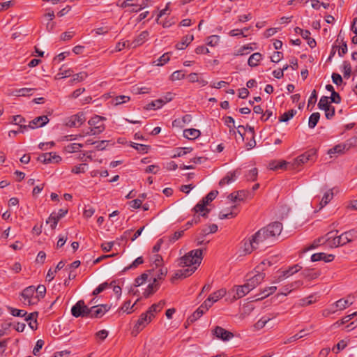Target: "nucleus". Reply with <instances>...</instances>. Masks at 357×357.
Instances as JSON below:
<instances>
[{"label": "nucleus", "instance_id": "8fccbe9b", "mask_svg": "<svg viewBox=\"0 0 357 357\" xmlns=\"http://www.w3.org/2000/svg\"><path fill=\"white\" fill-rule=\"evenodd\" d=\"M82 147H83V144H82L73 143V144H70L68 146H66V150L68 153H75V152L79 151V149Z\"/></svg>", "mask_w": 357, "mask_h": 357}, {"label": "nucleus", "instance_id": "dca6fc26", "mask_svg": "<svg viewBox=\"0 0 357 357\" xmlns=\"http://www.w3.org/2000/svg\"><path fill=\"white\" fill-rule=\"evenodd\" d=\"M48 122V117L47 116L43 115L36 117L32 121H29V124L26 126L28 128L35 129L45 126Z\"/></svg>", "mask_w": 357, "mask_h": 357}, {"label": "nucleus", "instance_id": "20e7f679", "mask_svg": "<svg viewBox=\"0 0 357 357\" xmlns=\"http://www.w3.org/2000/svg\"><path fill=\"white\" fill-rule=\"evenodd\" d=\"M20 300L24 305H33L38 303V298L36 296L34 286L26 287L20 294Z\"/></svg>", "mask_w": 357, "mask_h": 357}, {"label": "nucleus", "instance_id": "5701e85b", "mask_svg": "<svg viewBox=\"0 0 357 357\" xmlns=\"http://www.w3.org/2000/svg\"><path fill=\"white\" fill-rule=\"evenodd\" d=\"M160 287L159 282H158V279L154 278L152 283L149 284L145 291L143 293V295L145 298H149L151 295L153 294Z\"/></svg>", "mask_w": 357, "mask_h": 357}, {"label": "nucleus", "instance_id": "3c124183", "mask_svg": "<svg viewBox=\"0 0 357 357\" xmlns=\"http://www.w3.org/2000/svg\"><path fill=\"white\" fill-rule=\"evenodd\" d=\"M60 219H59V218L57 216H56V213H52L49 218L47 219V220L46 221V222L48 224L50 223V227L52 229H55L57 224H58V222Z\"/></svg>", "mask_w": 357, "mask_h": 357}, {"label": "nucleus", "instance_id": "2eb2a0df", "mask_svg": "<svg viewBox=\"0 0 357 357\" xmlns=\"http://www.w3.org/2000/svg\"><path fill=\"white\" fill-rule=\"evenodd\" d=\"M212 333L213 335L222 341H228L234 336L231 332L218 326L215 327Z\"/></svg>", "mask_w": 357, "mask_h": 357}, {"label": "nucleus", "instance_id": "2f4dec72", "mask_svg": "<svg viewBox=\"0 0 357 357\" xmlns=\"http://www.w3.org/2000/svg\"><path fill=\"white\" fill-rule=\"evenodd\" d=\"M205 310H204L200 306L188 318L187 321L188 323H193L199 319L204 313Z\"/></svg>", "mask_w": 357, "mask_h": 357}, {"label": "nucleus", "instance_id": "a878e982", "mask_svg": "<svg viewBox=\"0 0 357 357\" xmlns=\"http://www.w3.org/2000/svg\"><path fill=\"white\" fill-rule=\"evenodd\" d=\"M354 303L353 299H351V296H349L347 298H341L335 302V306L340 310H342L350 305Z\"/></svg>", "mask_w": 357, "mask_h": 357}, {"label": "nucleus", "instance_id": "1a4fd4ad", "mask_svg": "<svg viewBox=\"0 0 357 357\" xmlns=\"http://www.w3.org/2000/svg\"><path fill=\"white\" fill-rule=\"evenodd\" d=\"M86 121L85 114L83 112H78L76 114L70 116L66 125L70 128H78L81 126Z\"/></svg>", "mask_w": 357, "mask_h": 357}, {"label": "nucleus", "instance_id": "412c9836", "mask_svg": "<svg viewBox=\"0 0 357 357\" xmlns=\"http://www.w3.org/2000/svg\"><path fill=\"white\" fill-rule=\"evenodd\" d=\"M335 258L333 255H327L324 252L315 253L311 256L312 261H324L325 262L332 261Z\"/></svg>", "mask_w": 357, "mask_h": 357}, {"label": "nucleus", "instance_id": "b1692460", "mask_svg": "<svg viewBox=\"0 0 357 357\" xmlns=\"http://www.w3.org/2000/svg\"><path fill=\"white\" fill-rule=\"evenodd\" d=\"M83 307H84V301L83 300L78 301L75 305L72 307L71 313L75 317H79L83 315Z\"/></svg>", "mask_w": 357, "mask_h": 357}, {"label": "nucleus", "instance_id": "7ed1b4c3", "mask_svg": "<svg viewBox=\"0 0 357 357\" xmlns=\"http://www.w3.org/2000/svg\"><path fill=\"white\" fill-rule=\"evenodd\" d=\"M266 264L264 263V261H263L259 265H258L255 269V275L250 277L247 280L246 283L248 285L253 289L256 286H257L259 284H260L264 279L266 276L265 271V267Z\"/></svg>", "mask_w": 357, "mask_h": 357}, {"label": "nucleus", "instance_id": "c85d7f7f", "mask_svg": "<svg viewBox=\"0 0 357 357\" xmlns=\"http://www.w3.org/2000/svg\"><path fill=\"white\" fill-rule=\"evenodd\" d=\"M201 135V132L195 128H189L183 130V136L190 140L198 138Z\"/></svg>", "mask_w": 357, "mask_h": 357}, {"label": "nucleus", "instance_id": "bf43d9fd", "mask_svg": "<svg viewBox=\"0 0 357 357\" xmlns=\"http://www.w3.org/2000/svg\"><path fill=\"white\" fill-rule=\"evenodd\" d=\"M8 309L10 310V314L14 317H24L27 314V312L23 310H18L11 307H9Z\"/></svg>", "mask_w": 357, "mask_h": 357}, {"label": "nucleus", "instance_id": "39448f33", "mask_svg": "<svg viewBox=\"0 0 357 357\" xmlns=\"http://www.w3.org/2000/svg\"><path fill=\"white\" fill-rule=\"evenodd\" d=\"M316 159V151L310 149L298 156L291 164V169H296L299 166L307 163L309 161H314Z\"/></svg>", "mask_w": 357, "mask_h": 357}, {"label": "nucleus", "instance_id": "f03ea898", "mask_svg": "<svg viewBox=\"0 0 357 357\" xmlns=\"http://www.w3.org/2000/svg\"><path fill=\"white\" fill-rule=\"evenodd\" d=\"M105 120L106 118L98 115L91 117L88 121L89 127L86 130L82 131V136L97 135L102 133L105 130V125L104 123Z\"/></svg>", "mask_w": 357, "mask_h": 357}, {"label": "nucleus", "instance_id": "e433bc0d", "mask_svg": "<svg viewBox=\"0 0 357 357\" xmlns=\"http://www.w3.org/2000/svg\"><path fill=\"white\" fill-rule=\"evenodd\" d=\"M236 208V206H232L231 207V211L227 213H224L223 211H221L219 214V218L221 220L223 219H229V218H233L236 216L237 212L234 211V210Z\"/></svg>", "mask_w": 357, "mask_h": 357}, {"label": "nucleus", "instance_id": "6ab92c4d", "mask_svg": "<svg viewBox=\"0 0 357 357\" xmlns=\"http://www.w3.org/2000/svg\"><path fill=\"white\" fill-rule=\"evenodd\" d=\"M149 33L147 31L141 32L131 43L130 47L135 48L142 45L148 39Z\"/></svg>", "mask_w": 357, "mask_h": 357}, {"label": "nucleus", "instance_id": "79ce46f5", "mask_svg": "<svg viewBox=\"0 0 357 357\" xmlns=\"http://www.w3.org/2000/svg\"><path fill=\"white\" fill-rule=\"evenodd\" d=\"M144 263V259L142 257H137L135 260H134L132 261V263L131 264H130L129 266L125 267L123 269V272H126L128 270H130V269H135L138 266Z\"/></svg>", "mask_w": 357, "mask_h": 357}, {"label": "nucleus", "instance_id": "7c9ffc66", "mask_svg": "<svg viewBox=\"0 0 357 357\" xmlns=\"http://www.w3.org/2000/svg\"><path fill=\"white\" fill-rule=\"evenodd\" d=\"M302 275L308 280H313L320 275V272L314 269H305L302 272Z\"/></svg>", "mask_w": 357, "mask_h": 357}, {"label": "nucleus", "instance_id": "774afa93", "mask_svg": "<svg viewBox=\"0 0 357 357\" xmlns=\"http://www.w3.org/2000/svg\"><path fill=\"white\" fill-rule=\"evenodd\" d=\"M206 206L207 205L202 200H201L195 205L193 210L195 213H202L205 211Z\"/></svg>", "mask_w": 357, "mask_h": 357}, {"label": "nucleus", "instance_id": "bb28decb", "mask_svg": "<svg viewBox=\"0 0 357 357\" xmlns=\"http://www.w3.org/2000/svg\"><path fill=\"white\" fill-rule=\"evenodd\" d=\"M333 190H334V188L330 189L329 190H328L326 192L324 193L321 200L319 202V209H321L322 208H324L333 198V197H334Z\"/></svg>", "mask_w": 357, "mask_h": 357}, {"label": "nucleus", "instance_id": "de8ad7c7", "mask_svg": "<svg viewBox=\"0 0 357 357\" xmlns=\"http://www.w3.org/2000/svg\"><path fill=\"white\" fill-rule=\"evenodd\" d=\"M165 104V101L163 99H158L154 101H152L147 105V109H155L160 108Z\"/></svg>", "mask_w": 357, "mask_h": 357}, {"label": "nucleus", "instance_id": "680f3d73", "mask_svg": "<svg viewBox=\"0 0 357 357\" xmlns=\"http://www.w3.org/2000/svg\"><path fill=\"white\" fill-rule=\"evenodd\" d=\"M63 67H64V66H63L59 69V73L57 74V76L59 77V78L68 77L71 75V74L73 73L72 70H70V69L64 70Z\"/></svg>", "mask_w": 357, "mask_h": 357}, {"label": "nucleus", "instance_id": "e2e57ef3", "mask_svg": "<svg viewBox=\"0 0 357 357\" xmlns=\"http://www.w3.org/2000/svg\"><path fill=\"white\" fill-rule=\"evenodd\" d=\"M148 279V275L146 273H142L140 276L137 277L135 280V286L139 287L144 284Z\"/></svg>", "mask_w": 357, "mask_h": 357}, {"label": "nucleus", "instance_id": "9b49d317", "mask_svg": "<svg viewBox=\"0 0 357 357\" xmlns=\"http://www.w3.org/2000/svg\"><path fill=\"white\" fill-rule=\"evenodd\" d=\"M218 225L215 224H211L208 225L207 227L203 228L196 238L197 245H201L204 244V238L209 234L215 233L218 231Z\"/></svg>", "mask_w": 357, "mask_h": 357}, {"label": "nucleus", "instance_id": "f704fd0d", "mask_svg": "<svg viewBox=\"0 0 357 357\" xmlns=\"http://www.w3.org/2000/svg\"><path fill=\"white\" fill-rule=\"evenodd\" d=\"M302 269V266L299 264H295L289 266L287 270H284L283 272L285 274L287 278L298 273Z\"/></svg>", "mask_w": 357, "mask_h": 357}, {"label": "nucleus", "instance_id": "052dcab7", "mask_svg": "<svg viewBox=\"0 0 357 357\" xmlns=\"http://www.w3.org/2000/svg\"><path fill=\"white\" fill-rule=\"evenodd\" d=\"M268 322V317H263L254 325V328L256 331L261 330L263 328L266 323Z\"/></svg>", "mask_w": 357, "mask_h": 357}, {"label": "nucleus", "instance_id": "4c0bfd02", "mask_svg": "<svg viewBox=\"0 0 357 357\" xmlns=\"http://www.w3.org/2000/svg\"><path fill=\"white\" fill-rule=\"evenodd\" d=\"M296 112H297L295 109H290V110L284 112L280 116L279 121L280 122L288 121L289 119L293 118L294 116V115H296Z\"/></svg>", "mask_w": 357, "mask_h": 357}, {"label": "nucleus", "instance_id": "4468645a", "mask_svg": "<svg viewBox=\"0 0 357 357\" xmlns=\"http://www.w3.org/2000/svg\"><path fill=\"white\" fill-rule=\"evenodd\" d=\"M252 289L250 288L248 284L245 283L243 285L234 287L229 294H233V299L236 300L245 296Z\"/></svg>", "mask_w": 357, "mask_h": 357}, {"label": "nucleus", "instance_id": "4be33fe9", "mask_svg": "<svg viewBox=\"0 0 357 357\" xmlns=\"http://www.w3.org/2000/svg\"><path fill=\"white\" fill-rule=\"evenodd\" d=\"M289 163L285 160L269 161V170L278 171L279 169H287Z\"/></svg>", "mask_w": 357, "mask_h": 357}, {"label": "nucleus", "instance_id": "0eeeda50", "mask_svg": "<svg viewBox=\"0 0 357 357\" xmlns=\"http://www.w3.org/2000/svg\"><path fill=\"white\" fill-rule=\"evenodd\" d=\"M318 107L325 112V116L327 119H331L335 115V107L331 105L329 98L322 96L318 103Z\"/></svg>", "mask_w": 357, "mask_h": 357}, {"label": "nucleus", "instance_id": "cd10ccee", "mask_svg": "<svg viewBox=\"0 0 357 357\" xmlns=\"http://www.w3.org/2000/svg\"><path fill=\"white\" fill-rule=\"evenodd\" d=\"M247 192L244 190H239L236 192L231 193L228 195L227 198L231 202H236L237 201H243L246 198Z\"/></svg>", "mask_w": 357, "mask_h": 357}, {"label": "nucleus", "instance_id": "f3484780", "mask_svg": "<svg viewBox=\"0 0 357 357\" xmlns=\"http://www.w3.org/2000/svg\"><path fill=\"white\" fill-rule=\"evenodd\" d=\"M289 211V207L285 205L282 204L279 206H278L276 208L274 209V216L275 218V220L282 221L284 218H285Z\"/></svg>", "mask_w": 357, "mask_h": 357}, {"label": "nucleus", "instance_id": "338daca9", "mask_svg": "<svg viewBox=\"0 0 357 357\" xmlns=\"http://www.w3.org/2000/svg\"><path fill=\"white\" fill-rule=\"evenodd\" d=\"M343 70H344V77L346 78H349L350 77V75L351 73V67L350 63L348 61H344Z\"/></svg>", "mask_w": 357, "mask_h": 357}, {"label": "nucleus", "instance_id": "9d476101", "mask_svg": "<svg viewBox=\"0 0 357 357\" xmlns=\"http://www.w3.org/2000/svg\"><path fill=\"white\" fill-rule=\"evenodd\" d=\"M152 319L153 318L151 317V316L146 312L142 313L137 321L132 333H133L135 332L136 334H137L151 321Z\"/></svg>", "mask_w": 357, "mask_h": 357}, {"label": "nucleus", "instance_id": "f257e3e1", "mask_svg": "<svg viewBox=\"0 0 357 357\" xmlns=\"http://www.w3.org/2000/svg\"><path fill=\"white\" fill-rule=\"evenodd\" d=\"M202 258V249L191 250L188 254L180 258L179 265L182 267L188 268L177 271L174 273L172 280H174V279L185 278L191 275L200 265Z\"/></svg>", "mask_w": 357, "mask_h": 357}, {"label": "nucleus", "instance_id": "a18cd8bd", "mask_svg": "<svg viewBox=\"0 0 357 357\" xmlns=\"http://www.w3.org/2000/svg\"><path fill=\"white\" fill-rule=\"evenodd\" d=\"M130 100V97L127 96H119L112 100V104L117 106Z\"/></svg>", "mask_w": 357, "mask_h": 357}, {"label": "nucleus", "instance_id": "c756f323", "mask_svg": "<svg viewBox=\"0 0 357 357\" xmlns=\"http://www.w3.org/2000/svg\"><path fill=\"white\" fill-rule=\"evenodd\" d=\"M194 40L193 35H186L183 37L181 42L176 45V47L178 50H185L188 45Z\"/></svg>", "mask_w": 357, "mask_h": 357}, {"label": "nucleus", "instance_id": "13d9d810", "mask_svg": "<svg viewBox=\"0 0 357 357\" xmlns=\"http://www.w3.org/2000/svg\"><path fill=\"white\" fill-rule=\"evenodd\" d=\"M218 194V191H211L206 197H204L202 200L208 205L210 202L215 199L217 195Z\"/></svg>", "mask_w": 357, "mask_h": 357}, {"label": "nucleus", "instance_id": "864d4df0", "mask_svg": "<svg viewBox=\"0 0 357 357\" xmlns=\"http://www.w3.org/2000/svg\"><path fill=\"white\" fill-rule=\"evenodd\" d=\"M192 151L191 147L178 148L176 153L174 155L173 158L181 157L185 154L190 153Z\"/></svg>", "mask_w": 357, "mask_h": 357}, {"label": "nucleus", "instance_id": "f8f14e48", "mask_svg": "<svg viewBox=\"0 0 357 357\" xmlns=\"http://www.w3.org/2000/svg\"><path fill=\"white\" fill-rule=\"evenodd\" d=\"M256 249H257V246L251 238L248 239H244L242 241L241 245L239 248L240 255L245 256L247 255H250Z\"/></svg>", "mask_w": 357, "mask_h": 357}, {"label": "nucleus", "instance_id": "37998d69", "mask_svg": "<svg viewBox=\"0 0 357 357\" xmlns=\"http://www.w3.org/2000/svg\"><path fill=\"white\" fill-rule=\"evenodd\" d=\"M292 290H293V289H292V288H290V284H289L286 285V286L284 287V291H285L286 292H281V293H278L277 295L274 296L273 297H272V298H271V303H275V302H277V300H278V298H280V297H281V296L284 298V296H286L288 294H289L290 292H291V291H292Z\"/></svg>", "mask_w": 357, "mask_h": 357}, {"label": "nucleus", "instance_id": "c03bdc74", "mask_svg": "<svg viewBox=\"0 0 357 357\" xmlns=\"http://www.w3.org/2000/svg\"><path fill=\"white\" fill-rule=\"evenodd\" d=\"M346 149V145L340 144L332 149H329L328 151V153L331 155V157H333L332 155L335 153H344V149Z\"/></svg>", "mask_w": 357, "mask_h": 357}, {"label": "nucleus", "instance_id": "aec40b11", "mask_svg": "<svg viewBox=\"0 0 357 357\" xmlns=\"http://www.w3.org/2000/svg\"><path fill=\"white\" fill-rule=\"evenodd\" d=\"M239 173L238 170L228 172L219 182V185L222 187L236 181Z\"/></svg>", "mask_w": 357, "mask_h": 357}, {"label": "nucleus", "instance_id": "49530a36", "mask_svg": "<svg viewBox=\"0 0 357 357\" xmlns=\"http://www.w3.org/2000/svg\"><path fill=\"white\" fill-rule=\"evenodd\" d=\"M34 290L36 294V296L38 298V301L45 296L46 288L44 285L40 284L37 287H34Z\"/></svg>", "mask_w": 357, "mask_h": 357}, {"label": "nucleus", "instance_id": "473e14b6", "mask_svg": "<svg viewBox=\"0 0 357 357\" xmlns=\"http://www.w3.org/2000/svg\"><path fill=\"white\" fill-rule=\"evenodd\" d=\"M261 59V54L256 52L252 54L248 59V63L251 67H255L258 65L259 61Z\"/></svg>", "mask_w": 357, "mask_h": 357}, {"label": "nucleus", "instance_id": "c9c22d12", "mask_svg": "<svg viewBox=\"0 0 357 357\" xmlns=\"http://www.w3.org/2000/svg\"><path fill=\"white\" fill-rule=\"evenodd\" d=\"M284 279H287L285 274L283 271L278 270L277 272L272 276V283L276 284L282 282Z\"/></svg>", "mask_w": 357, "mask_h": 357}, {"label": "nucleus", "instance_id": "58836bf2", "mask_svg": "<svg viewBox=\"0 0 357 357\" xmlns=\"http://www.w3.org/2000/svg\"><path fill=\"white\" fill-rule=\"evenodd\" d=\"M225 124L229 128L230 133L235 134V125H234V119L231 116H225L223 118Z\"/></svg>", "mask_w": 357, "mask_h": 357}, {"label": "nucleus", "instance_id": "4d7b16f0", "mask_svg": "<svg viewBox=\"0 0 357 357\" xmlns=\"http://www.w3.org/2000/svg\"><path fill=\"white\" fill-rule=\"evenodd\" d=\"M346 238L349 240V243L357 238V229H352L344 232Z\"/></svg>", "mask_w": 357, "mask_h": 357}, {"label": "nucleus", "instance_id": "423d86ee", "mask_svg": "<svg viewBox=\"0 0 357 357\" xmlns=\"http://www.w3.org/2000/svg\"><path fill=\"white\" fill-rule=\"evenodd\" d=\"M283 229V225L279 220H273L269 223V243H276Z\"/></svg>", "mask_w": 357, "mask_h": 357}, {"label": "nucleus", "instance_id": "393cba45", "mask_svg": "<svg viewBox=\"0 0 357 357\" xmlns=\"http://www.w3.org/2000/svg\"><path fill=\"white\" fill-rule=\"evenodd\" d=\"M165 305V301H160L157 303L153 304L148 309L146 312L151 316V317L153 318L155 317V314L160 312L164 307Z\"/></svg>", "mask_w": 357, "mask_h": 357}, {"label": "nucleus", "instance_id": "69168bd1", "mask_svg": "<svg viewBox=\"0 0 357 357\" xmlns=\"http://www.w3.org/2000/svg\"><path fill=\"white\" fill-rule=\"evenodd\" d=\"M184 77H185V73H183V70H176V71H174L172 74L171 79L172 81L181 80V79H183Z\"/></svg>", "mask_w": 357, "mask_h": 357}, {"label": "nucleus", "instance_id": "72a5a7b5", "mask_svg": "<svg viewBox=\"0 0 357 357\" xmlns=\"http://www.w3.org/2000/svg\"><path fill=\"white\" fill-rule=\"evenodd\" d=\"M225 294L226 290L225 289H220L209 295L208 298H210L211 301L213 302L214 303L217 302L219 299L222 298Z\"/></svg>", "mask_w": 357, "mask_h": 357}, {"label": "nucleus", "instance_id": "a211bd4d", "mask_svg": "<svg viewBox=\"0 0 357 357\" xmlns=\"http://www.w3.org/2000/svg\"><path fill=\"white\" fill-rule=\"evenodd\" d=\"M93 310L91 314V318H100L110 309V306L108 305H98L93 306Z\"/></svg>", "mask_w": 357, "mask_h": 357}, {"label": "nucleus", "instance_id": "6e6552de", "mask_svg": "<svg viewBox=\"0 0 357 357\" xmlns=\"http://www.w3.org/2000/svg\"><path fill=\"white\" fill-rule=\"evenodd\" d=\"M333 231H330L326 234V241L328 242L331 246L338 247L346 245L349 243L347 239L344 232L340 236L333 237L332 236Z\"/></svg>", "mask_w": 357, "mask_h": 357}, {"label": "nucleus", "instance_id": "5fc2aeb1", "mask_svg": "<svg viewBox=\"0 0 357 357\" xmlns=\"http://www.w3.org/2000/svg\"><path fill=\"white\" fill-rule=\"evenodd\" d=\"M87 73L86 72H80L79 73L75 74L73 75V79L70 80L71 84L75 82H82L87 77Z\"/></svg>", "mask_w": 357, "mask_h": 357}, {"label": "nucleus", "instance_id": "ea45409f", "mask_svg": "<svg viewBox=\"0 0 357 357\" xmlns=\"http://www.w3.org/2000/svg\"><path fill=\"white\" fill-rule=\"evenodd\" d=\"M319 118H320V114L319 112L312 113L309 118V121H308L309 128H314L317 126V124L319 120Z\"/></svg>", "mask_w": 357, "mask_h": 357}, {"label": "nucleus", "instance_id": "603ef678", "mask_svg": "<svg viewBox=\"0 0 357 357\" xmlns=\"http://www.w3.org/2000/svg\"><path fill=\"white\" fill-rule=\"evenodd\" d=\"M12 123L15 125L19 126V127L22 126H26L27 125H25L26 120L21 115H16L13 116V117Z\"/></svg>", "mask_w": 357, "mask_h": 357}, {"label": "nucleus", "instance_id": "a19ab883", "mask_svg": "<svg viewBox=\"0 0 357 357\" xmlns=\"http://www.w3.org/2000/svg\"><path fill=\"white\" fill-rule=\"evenodd\" d=\"M113 283H115L114 281L112 282L111 283H108L107 282H103L100 284H99L93 291L92 294L93 296H96L99 294H100L101 292H102L105 289H106L107 288L111 287Z\"/></svg>", "mask_w": 357, "mask_h": 357}, {"label": "nucleus", "instance_id": "ddd939ff", "mask_svg": "<svg viewBox=\"0 0 357 357\" xmlns=\"http://www.w3.org/2000/svg\"><path fill=\"white\" fill-rule=\"evenodd\" d=\"M251 239L256 245L257 248L259 247V245L264 243L268 238V228L263 227L257 231L251 237Z\"/></svg>", "mask_w": 357, "mask_h": 357}, {"label": "nucleus", "instance_id": "6e6d98bb", "mask_svg": "<svg viewBox=\"0 0 357 357\" xmlns=\"http://www.w3.org/2000/svg\"><path fill=\"white\" fill-rule=\"evenodd\" d=\"M169 61V53L163 54L159 59L155 61L153 63L156 66H163L165 63H167Z\"/></svg>", "mask_w": 357, "mask_h": 357}, {"label": "nucleus", "instance_id": "09e8293b", "mask_svg": "<svg viewBox=\"0 0 357 357\" xmlns=\"http://www.w3.org/2000/svg\"><path fill=\"white\" fill-rule=\"evenodd\" d=\"M131 146L137 150L139 153H147L150 146L132 142Z\"/></svg>", "mask_w": 357, "mask_h": 357}, {"label": "nucleus", "instance_id": "0e129e2a", "mask_svg": "<svg viewBox=\"0 0 357 357\" xmlns=\"http://www.w3.org/2000/svg\"><path fill=\"white\" fill-rule=\"evenodd\" d=\"M38 160L45 163H51V153H43L40 155L38 156Z\"/></svg>", "mask_w": 357, "mask_h": 357}]
</instances>
